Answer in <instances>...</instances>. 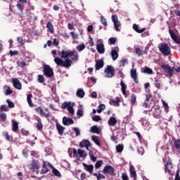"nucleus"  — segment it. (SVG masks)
I'll return each instance as SVG.
<instances>
[{"mask_svg":"<svg viewBox=\"0 0 180 180\" xmlns=\"http://www.w3.org/2000/svg\"><path fill=\"white\" fill-rule=\"evenodd\" d=\"M101 22L103 26H108V22L106 21V18H103V16L101 17Z\"/></svg>","mask_w":180,"mask_h":180,"instance_id":"obj_53","label":"nucleus"},{"mask_svg":"<svg viewBox=\"0 0 180 180\" xmlns=\"http://www.w3.org/2000/svg\"><path fill=\"white\" fill-rule=\"evenodd\" d=\"M120 86L122 88L121 90L122 92V95H124V96L127 95V93H126V89H127V86H126L123 80H121L120 82Z\"/></svg>","mask_w":180,"mask_h":180,"instance_id":"obj_28","label":"nucleus"},{"mask_svg":"<svg viewBox=\"0 0 180 180\" xmlns=\"http://www.w3.org/2000/svg\"><path fill=\"white\" fill-rule=\"evenodd\" d=\"M120 67H124L125 65H127L129 64V60L127 59H122L120 60Z\"/></svg>","mask_w":180,"mask_h":180,"instance_id":"obj_37","label":"nucleus"},{"mask_svg":"<svg viewBox=\"0 0 180 180\" xmlns=\"http://www.w3.org/2000/svg\"><path fill=\"white\" fill-rule=\"evenodd\" d=\"M30 167L33 172L39 174V169H40V162H39V160H33L30 164Z\"/></svg>","mask_w":180,"mask_h":180,"instance_id":"obj_7","label":"nucleus"},{"mask_svg":"<svg viewBox=\"0 0 180 180\" xmlns=\"http://www.w3.org/2000/svg\"><path fill=\"white\" fill-rule=\"evenodd\" d=\"M52 172L55 176H61V174L57 169H56V167H54V166L52 167Z\"/></svg>","mask_w":180,"mask_h":180,"instance_id":"obj_39","label":"nucleus"},{"mask_svg":"<svg viewBox=\"0 0 180 180\" xmlns=\"http://www.w3.org/2000/svg\"><path fill=\"white\" fill-rule=\"evenodd\" d=\"M36 129H37V130H42L43 129V123H41V120H38V122L36 125Z\"/></svg>","mask_w":180,"mask_h":180,"instance_id":"obj_40","label":"nucleus"},{"mask_svg":"<svg viewBox=\"0 0 180 180\" xmlns=\"http://www.w3.org/2000/svg\"><path fill=\"white\" fill-rule=\"evenodd\" d=\"M155 86L158 89H161V82L159 80H155Z\"/></svg>","mask_w":180,"mask_h":180,"instance_id":"obj_56","label":"nucleus"},{"mask_svg":"<svg viewBox=\"0 0 180 180\" xmlns=\"http://www.w3.org/2000/svg\"><path fill=\"white\" fill-rule=\"evenodd\" d=\"M169 167L170 168H172V160L171 159H169L165 165V172L171 174V169H169Z\"/></svg>","mask_w":180,"mask_h":180,"instance_id":"obj_18","label":"nucleus"},{"mask_svg":"<svg viewBox=\"0 0 180 180\" xmlns=\"http://www.w3.org/2000/svg\"><path fill=\"white\" fill-rule=\"evenodd\" d=\"M111 19L114 23V26L116 32H120V29L119 27H120L121 24H120V21H119V19L117 18V15H112Z\"/></svg>","mask_w":180,"mask_h":180,"instance_id":"obj_9","label":"nucleus"},{"mask_svg":"<svg viewBox=\"0 0 180 180\" xmlns=\"http://www.w3.org/2000/svg\"><path fill=\"white\" fill-rule=\"evenodd\" d=\"M129 172L131 176L134 177V179L136 180L137 179V173L136 172V169L133 165H131L129 167Z\"/></svg>","mask_w":180,"mask_h":180,"instance_id":"obj_23","label":"nucleus"},{"mask_svg":"<svg viewBox=\"0 0 180 180\" xmlns=\"http://www.w3.org/2000/svg\"><path fill=\"white\" fill-rule=\"evenodd\" d=\"M161 68L163 69L165 72L169 74V77H172L174 75V67H171L169 65H162Z\"/></svg>","mask_w":180,"mask_h":180,"instance_id":"obj_8","label":"nucleus"},{"mask_svg":"<svg viewBox=\"0 0 180 180\" xmlns=\"http://www.w3.org/2000/svg\"><path fill=\"white\" fill-rule=\"evenodd\" d=\"M110 105H114V106H120V100L117 98L116 100H111L110 101Z\"/></svg>","mask_w":180,"mask_h":180,"instance_id":"obj_35","label":"nucleus"},{"mask_svg":"<svg viewBox=\"0 0 180 180\" xmlns=\"http://www.w3.org/2000/svg\"><path fill=\"white\" fill-rule=\"evenodd\" d=\"M117 124V120L115 117H111L108 120L109 126H116Z\"/></svg>","mask_w":180,"mask_h":180,"instance_id":"obj_26","label":"nucleus"},{"mask_svg":"<svg viewBox=\"0 0 180 180\" xmlns=\"http://www.w3.org/2000/svg\"><path fill=\"white\" fill-rule=\"evenodd\" d=\"M13 85L14 88H15V89H18V91L22 89V83H20L18 79H13Z\"/></svg>","mask_w":180,"mask_h":180,"instance_id":"obj_16","label":"nucleus"},{"mask_svg":"<svg viewBox=\"0 0 180 180\" xmlns=\"http://www.w3.org/2000/svg\"><path fill=\"white\" fill-rule=\"evenodd\" d=\"M9 54H10V56H18V54H19V51L11 50V51H9Z\"/></svg>","mask_w":180,"mask_h":180,"instance_id":"obj_59","label":"nucleus"},{"mask_svg":"<svg viewBox=\"0 0 180 180\" xmlns=\"http://www.w3.org/2000/svg\"><path fill=\"white\" fill-rule=\"evenodd\" d=\"M32 98H33V94H28L27 96V102L30 108H33V106H34L33 101H32Z\"/></svg>","mask_w":180,"mask_h":180,"instance_id":"obj_27","label":"nucleus"},{"mask_svg":"<svg viewBox=\"0 0 180 180\" xmlns=\"http://www.w3.org/2000/svg\"><path fill=\"white\" fill-rule=\"evenodd\" d=\"M104 74L106 78H113L115 74V68L112 65H107L104 70Z\"/></svg>","mask_w":180,"mask_h":180,"instance_id":"obj_3","label":"nucleus"},{"mask_svg":"<svg viewBox=\"0 0 180 180\" xmlns=\"http://www.w3.org/2000/svg\"><path fill=\"white\" fill-rule=\"evenodd\" d=\"M73 154L74 155H77V154H79V158H83V157H86L88 155L86 153H85V150L81 149H78L77 150V149L75 148L73 149Z\"/></svg>","mask_w":180,"mask_h":180,"instance_id":"obj_12","label":"nucleus"},{"mask_svg":"<svg viewBox=\"0 0 180 180\" xmlns=\"http://www.w3.org/2000/svg\"><path fill=\"white\" fill-rule=\"evenodd\" d=\"M6 102L8 103V108H10L11 109L15 108V103L12 102L11 100L7 99Z\"/></svg>","mask_w":180,"mask_h":180,"instance_id":"obj_47","label":"nucleus"},{"mask_svg":"<svg viewBox=\"0 0 180 180\" xmlns=\"http://www.w3.org/2000/svg\"><path fill=\"white\" fill-rule=\"evenodd\" d=\"M174 145L176 150H180V139L174 140Z\"/></svg>","mask_w":180,"mask_h":180,"instance_id":"obj_44","label":"nucleus"},{"mask_svg":"<svg viewBox=\"0 0 180 180\" xmlns=\"http://www.w3.org/2000/svg\"><path fill=\"white\" fill-rule=\"evenodd\" d=\"M77 116H79V117H81L84 116V111L81 109H79V110H77Z\"/></svg>","mask_w":180,"mask_h":180,"instance_id":"obj_61","label":"nucleus"},{"mask_svg":"<svg viewBox=\"0 0 180 180\" xmlns=\"http://www.w3.org/2000/svg\"><path fill=\"white\" fill-rule=\"evenodd\" d=\"M92 120H94V122H101V120H102V117L99 115H94L92 117Z\"/></svg>","mask_w":180,"mask_h":180,"instance_id":"obj_49","label":"nucleus"},{"mask_svg":"<svg viewBox=\"0 0 180 180\" xmlns=\"http://www.w3.org/2000/svg\"><path fill=\"white\" fill-rule=\"evenodd\" d=\"M89 155L92 161H96V157L94 156V152L92 150L89 151Z\"/></svg>","mask_w":180,"mask_h":180,"instance_id":"obj_51","label":"nucleus"},{"mask_svg":"<svg viewBox=\"0 0 180 180\" xmlns=\"http://www.w3.org/2000/svg\"><path fill=\"white\" fill-rule=\"evenodd\" d=\"M160 51L162 52L163 56H169L171 54V48L168 46V44L162 43L159 46Z\"/></svg>","mask_w":180,"mask_h":180,"instance_id":"obj_2","label":"nucleus"},{"mask_svg":"<svg viewBox=\"0 0 180 180\" xmlns=\"http://www.w3.org/2000/svg\"><path fill=\"white\" fill-rule=\"evenodd\" d=\"M18 9L20 11V12H23L25 9V4L18 2L16 5Z\"/></svg>","mask_w":180,"mask_h":180,"instance_id":"obj_36","label":"nucleus"},{"mask_svg":"<svg viewBox=\"0 0 180 180\" xmlns=\"http://www.w3.org/2000/svg\"><path fill=\"white\" fill-rule=\"evenodd\" d=\"M135 53H136V54H138V56H142V54H143V50H141V49L137 47V48H136V49H135Z\"/></svg>","mask_w":180,"mask_h":180,"instance_id":"obj_54","label":"nucleus"},{"mask_svg":"<svg viewBox=\"0 0 180 180\" xmlns=\"http://www.w3.org/2000/svg\"><path fill=\"white\" fill-rule=\"evenodd\" d=\"M169 33L170 37L172 39V40H174L176 37H178V36H176V34H175V32H174V30H172L171 29L169 30Z\"/></svg>","mask_w":180,"mask_h":180,"instance_id":"obj_43","label":"nucleus"},{"mask_svg":"<svg viewBox=\"0 0 180 180\" xmlns=\"http://www.w3.org/2000/svg\"><path fill=\"white\" fill-rule=\"evenodd\" d=\"M122 180H129V176H127V173L126 172L122 173Z\"/></svg>","mask_w":180,"mask_h":180,"instance_id":"obj_60","label":"nucleus"},{"mask_svg":"<svg viewBox=\"0 0 180 180\" xmlns=\"http://www.w3.org/2000/svg\"><path fill=\"white\" fill-rule=\"evenodd\" d=\"M56 129L58 130V133L60 136H63L64 134V130H65V127H63L59 123L56 124Z\"/></svg>","mask_w":180,"mask_h":180,"instance_id":"obj_20","label":"nucleus"},{"mask_svg":"<svg viewBox=\"0 0 180 180\" xmlns=\"http://www.w3.org/2000/svg\"><path fill=\"white\" fill-rule=\"evenodd\" d=\"M99 138L97 136H93L91 139L92 141L96 144V146H98V147H101V141L98 139Z\"/></svg>","mask_w":180,"mask_h":180,"instance_id":"obj_34","label":"nucleus"},{"mask_svg":"<svg viewBox=\"0 0 180 180\" xmlns=\"http://www.w3.org/2000/svg\"><path fill=\"white\" fill-rule=\"evenodd\" d=\"M133 29L136 33H143V32H146V28L139 29V25H137V24L133 25Z\"/></svg>","mask_w":180,"mask_h":180,"instance_id":"obj_29","label":"nucleus"},{"mask_svg":"<svg viewBox=\"0 0 180 180\" xmlns=\"http://www.w3.org/2000/svg\"><path fill=\"white\" fill-rule=\"evenodd\" d=\"M12 131H14V133H16L19 130V124L16 120H12Z\"/></svg>","mask_w":180,"mask_h":180,"instance_id":"obj_25","label":"nucleus"},{"mask_svg":"<svg viewBox=\"0 0 180 180\" xmlns=\"http://www.w3.org/2000/svg\"><path fill=\"white\" fill-rule=\"evenodd\" d=\"M46 27L48 30H49L50 33H54V26H53V23H51V22H47Z\"/></svg>","mask_w":180,"mask_h":180,"instance_id":"obj_33","label":"nucleus"},{"mask_svg":"<svg viewBox=\"0 0 180 180\" xmlns=\"http://www.w3.org/2000/svg\"><path fill=\"white\" fill-rule=\"evenodd\" d=\"M17 41H18V43H19V44L20 46H25V42L23 41V38H22L21 37H18Z\"/></svg>","mask_w":180,"mask_h":180,"instance_id":"obj_52","label":"nucleus"},{"mask_svg":"<svg viewBox=\"0 0 180 180\" xmlns=\"http://www.w3.org/2000/svg\"><path fill=\"white\" fill-rule=\"evenodd\" d=\"M174 43H176V44H180V37H176L174 39H173Z\"/></svg>","mask_w":180,"mask_h":180,"instance_id":"obj_64","label":"nucleus"},{"mask_svg":"<svg viewBox=\"0 0 180 180\" xmlns=\"http://www.w3.org/2000/svg\"><path fill=\"white\" fill-rule=\"evenodd\" d=\"M37 81L39 82V84H43V82L45 81L44 77H43L41 75H39Z\"/></svg>","mask_w":180,"mask_h":180,"instance_id":"obj_50","label":"nucleus"},{"mask_svg":"<svg viewBox=\"0 0 180 180\" xmlns=\"http://www.w3.org/2000/svg\"><path fill=\"white\" fill-rule=\"evenodd\" d=\"M59 56L54 58V62L59 67H64V68H70L72 64V61L78 60V55H75V51H59ZM61 58H65L63 60Z\"/></svg>","mask_w":180,"mask_h":180,"instance_id":"obj_1","label":"nucleus"},{"mask_svg":"<svg viewBox=\"0 0 180 180\" xmlns=\"http://www.w3.org/2000/svg\"><path fill=\"white\" fill-rule=\"evenodd\" d=\"M143 72L145 74H149L150 75H151V74H153V70L148 67L145 68Z\"/></svg>","mask_w":180,"mask_h":180,"instance_id":"obj_46","label":"nucleus"},{"mask_svg":"<svg viewBox=\"0 0 180 180\" xmlns=\"http://www.w3.org/2000/svg\"><path fill=\"white\" fill-rule=\"evenodd\" d=\"M83 167H84V169L87 171V172H89V174H92V172H94V166L92 165H86L83 163Z\"/></svg>","mask_w":180,"mask_h":180,"instance_id":"obj_21","label":"nucleus"},{"mask_svg":"<svg viewBox=\"0 0 180 180\" xmlns=\"http://www.w3.org/2000/svg\"><path fill=\"white\" fill-rule=\"evenodd\" d=\"M1 110H3L4 112H8V106L5 105H2L1 106Z\"/></svg>","mask_w":180,"mask_h":180,"instance_id":"obj_62","label":"nucleus"},{"mask_svg":"<svg viewBox=\"0 0 180 180\" xmlns=\"http://www.w3.org/2000/svg\"><path fill=\"white\" fill-rule=\"evenodd\" d=\"M70 34L71 37H72V39H78V34H77V33H75L74 32H71L70 33Z\"/></svg>","mask_w":180,"mask_h":180,"instance_id":"obj_57","label":"nucleus"},{"mask_svg":"<svg viewBox=\"0 0 180 180\" xmlns=\"http://www.w3.org/2000/svg\"><path fill=\"white\" fill-rule=\"evenodd\" d=\"M136 101H137V97L136 96V94H131V104L134 105L136 103Z\"/></svg>","mask_w":180,"mask_h":180,"instance_id":"obj_42","label":"nucleus"},{"mask_svg":"<svg viewBox=\"0 0 180 180\" xmlns=\"http://www.w3.org/2000/svg\"><path fill=\"white\" fill-rule=\"evenodd\" d=\"M72 130L75 131L76 136H80L81 135V131H79V128L73 127Z\"/></svg>","mask_w":180,"mask_h":180,"instance_id":"obj_55","label":"nucleus"},{"mask_svg":"<svg viewBox=\"0 0 180 180\" xmlns=\"http://www.w3.org/2000/svg\"><path fill=\"white\" fill-rule=\"evenodd\" d=\"M34 110L37 113H39L40 116H44V117L49 118L50 116H51V112H44L43 110V108L41 107H37L34 108Z\"/></svg>","mask_w":180,"mask_h":180,"instance_id":"obj_10","label":"nucleus"},{"mask_svg":"<svg viewBox=\"0 0 180 180\" xmlns=\"http://www.w3.org/2000/svg\"><path fill=\"white\" fill-rule=\"evenodd\" d=\"M91 142L88 139H84L82 141L79 143V147H81L82 148L83 147H91Z\"/></svg>","mask_w":180,"mask_h":180,"instance_id":"obj_19","label":"nucleus"},{"mask_svg":"<svg viewBox=\"0 0 180 180\" xmlns=\"http://www.w3.org/2000/svg\"><path fill=\"white\" fill-rule=\"evenodd\" d=\"M103 165V160H98L95 164V168L98 169V168H101Z\"/></svg>","mask_w":180,"mask_h":180,"instance_id":"obj_45","label":"nucleus"},{"mask_svg":"<svg viewBox=\"0 0 180 180\" xmlns=\"http://www.w3.org/2000/svg\"><path fill=\"white\" fill-rule=\"evenodd\" d=\"M103 65H105V63L103 59H98L96 60V65H95L96 71L101 70V68H103Z\"/></svg>","mask_w":180,"mask_h":180,"instance_id":"obj_14","label":"nucleus"},{"mask_svg":"<svg viewBox=\"0 0 180 180\" xmlns=\"http://www.w3.org/2000/svg\"><path fill=\"white\" fill-rule=\"evenodd\" d=\"M72 106L71 102H64L63 103L61 108L62 109H67L70 115H74V108Z\"/></svg>","mask_w":180,"mask_h":180,"instance_id":"obj_6","label":"nucleus"},{"mask_svg":"<svg viewBox=\"0 0 180 180\" xmlns=\"http://www.w3.org/2000/svg\"><path fill=\"white\" fill-rule=\"evenodd\" d=\"M96 49H97V51L100 54H103V53H105V46H103V43L97 44Z\"/></svg>","mask_w":180,"mask_h":180,"instance_id":"obj_22","label":"nucleus"},{"mask_svg":"<svg viewBox=\"0 0 180 180\" xmlns=\"http://www.w3.org/2000/svg\"><path fill=\"white\" fill-rule=\"evenodd\" d=\"M90 131L91 133H95L96 134H99V133H101V129L98 128V126L94 125L90 128Z\"/></svg>","mask_w":180,"mask_h":180,"instance_id":"obj_30","label":"nucleus"},{"mask_svg":"<svg viewBox=\"0 0 180 180\" xmlns=\"http://www.w3.org/2000/svg\"><path fill=\"white\" fill-rule=\"evenodd\" d=\"M111 57L113 61H116L119 58V48H114L111 50Z\"/></svg>","mask_w":180,"mask_h":180,"instance_id":"obj_13","label":"nucleus"},{"mask_svg":"<svg viewBox=\"0 0 180 180\" xmlns=\"http://www.w3.org/2000/svg\"><path fill=\"white\" fill-rule=\"evenodd\" d=\"M105 109H106V105H105V104H101V105L98 107L97 112H98V113H102V110H105Z\"/></svg>","mask_w":180,"mask_h":180,"instance_id":"obj_41","label":"nucleus"},{"mask_svg":"<svg viewBox=\"0 0 180 180\" xmlns=\"http://www.w3.org/2000/svg\"><path fill=\"white\" fill-rule=\"evenodd\" d=\"M103 174H110V175H115L113 172H115V168L110 165L105 166L104 169H103Z\"/></svg>","mask_w":180,"mask_h":180,"instance_id":"obj_11","label":"nucleus"},{"mask_svg":"<svg viewBox=\"0 0 180 180\" xmlns=\"http://www.w3.org/2000/svg\"><path fill=\"white\" fill-rule=\"evenodd\" d=\"M77 51H82V50H84L85 49V44H79V45H77V47H76Z\"/></svg>","mask_w":180,"mask_h":180,"instance_id":"obj_48","label":"nucleus"},{"mask_svg":"<svg viewBox=\"0 0 180 180\" xmlns=\"http://www.w3.org/2000/svg\"><path fill=\"white\" fill-rule=\"evenodd\" d=\"M44 75L47 77V78H51L54 75V72L50 65H44V70H43Z\"/></svg>","mask_w":180,"mask_h":180,"instance_id":"obj_4","label":"nucleus"},{"mask_svg":"<svg viewBox=\"0 0 180 180\" xmlns=\"http://www.w3.org/2000/svg\"><path fill=\"white\" fill-rule=\"evenodd\" d=\"M124 149V147L123 144H118L116 146L117 153H122V151H123Z\"/></svg>","mask_w":180,"mask_h":180,"instance_id":"obj_38","label":"nucleus"},{"mask_svg":"<svg viewBox=\"0 0 180 180\" xmlns=\"http://www.w3.org/2000/svg\"><path fill=\"white\" fill-rule=\"evenodd\" d=\"M50 168L53 169V165L50 164L49 162H44L42 165V169L40 172L41 175H44V174H47L49 171H50Z\"/></svg>","mask_w":180,"mask_h":180,"instance_id":"obj_5","label":"nucleus"},{"mask_svg":"<svg viewBox=\"0 0 180 180\" xmlns=\"http://www.w3.org/2000/svg\"><path fill=\"white\" fill-rule=\"evenodd\" d=\"M4 91L5 95H6V96L12 95V94H13V91L12 89H11V87L8 85H4Z\"/></svg>","mask_w":180,"mask_h":180,"instance_id":"obj_24","label":"nucleus"},{"mask_svg":"<svg viewBox=\"0 0 180 180\" xmlns=\"http://www.w3.org/2000/svg\"><path fill=\"white\" fill-rule=\"evenodd\" d=\"M3 136L4 137H6V140H7V141H13V137L9 135V133H8V131H4Z\"/></svg>","mask_w":180,"mask_h":180,"instance_id":"obj_31","label":"nucleus"},{"mask_svg":"<svg viewBox=\"0 0 180 180\" xmlns=\"http://www.w3.org/2000/svg\"><path fill=\"white\" fill-rule=\"evenodd\" d=\"M63 124H64V126H68V124H74V120L67 117H63Z\"/></svg>","mask_w":180,"mask_h":180,"instance_id":"obj_17","label":"nucleus"},{"mask_svg":"<svg viewBox=\"0 0 180 180\" xmlns=\"http://www.w3.org/2000/svg\"><path fill=\"white\" fill-rule=\"evenodd\" d=\"M0 119H1V120L3 122H6V114L5 113H1L0 114Z\"/></svg>","mask_w":180,"mask_h":180,"instance_id":"obj_58","label":"nucleus"},{"mask_svg":"<svg viewBox=\"0 0 180 180\" xmlns=\"http://www.w3.org/2000/svg\"><path fill=\"white\" fill-rule=\"evenodd\" d=\"M131 77L134 79L136 84H139V79L137 78V70L134 68L131 69Z\"/></svg>","mask_w":180,"mask_h":180,"instance_id":"obj_15","label":"nucleus"},{"mask_svg":"<svg viewBox=\"0 0 180 180\" xmlns=\"http://www.w3.org/2000/svg\"><path fill=\"white\" fill-rule=\"evenodd\" d=\"M108 41H110V44H115L116 43V38L111 37L108 39Z\"/></svg>","mask_w":180,"mask_h":180,"instance_id":"obj_63","label":"nucleus"},{"mask_svg":"<svg viewBox=\"0 0 180 180\" xmlns=\"http://www.w3.org/2000/svg\"><path fill=\"white\" fill-rule=\"evenodd\" d=\"M76 95L78 98H84L85 96V91L82 89H78Z\"/></svg>","mask_w":180,"mask_h":180,"instance_id":"obj_32","label":"nucleus"}]
</instances>
